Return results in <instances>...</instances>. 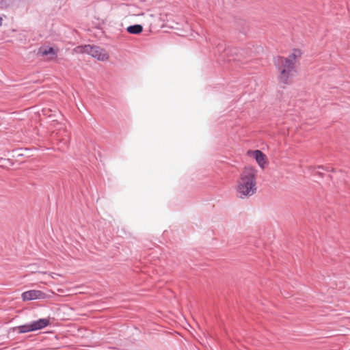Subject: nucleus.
<instances>
[{"mask_svg":"<svg viewBox=\"0 0 350 350\" xmlns=\"http://www.w3.org/2000/svg\"><path fill=\"white\" fill-rule=\"evenodd\" d=\"M257 170L252 167H245L237 182V191L238 196L245 198L253 196L256 187Z\"/></svg>","mask_w":350,"mask_h":350,"instance_id":"obj_1","label":"nucleus"},{"mask_svg":"<svg viewBox=\"0 0 350 350\" xmlns=\"http://www.w3.org/2000/svg\"><path fill=\"white\" fill-rule=\"evenodd\" d=\"M300 55L299 50H294L287 58L280 56L274 58V64L280 72L279 79L281 83L284 84L290 83L296 72L295 61Z\"/></svg>","mask_w":350,"mask_h":350,"instance_id":"obj_2","label":"nucleus"},{"mask_svg":"<svg viewBox=\"0 0 350 350\" xmlns=\"http://www.w3.org/2000/svg\"><path fill=\"white\" fill-rule=\"evenodd\" d=\"M50 323L49 319H40L27 324L14 327V331L18 334L37 331L46 327Z\"/></svg>","mask_w":350,"mask_h":350,"instance_id":"obj_3","label":"nucleus"},{"mask_svg":"<svg viewBox=\"0 0 350 350\" xmlns=\"http://www.w3.org/2000/svg\"><path fill=\"white\" fill-rule=\"evenodd\" d=\"M80 52L87 53L98 60L108 59L109 55L103 49L94 45H85L79 47Z\"/></svg>","mask_w":350,"mask_h":350,"instance_id":"obj_4","label":"nucleus"},{"mask_svg":"<svg viewBox=\"0 0 350 350\" xmlns=\"http://www.w3.org/2000/svg\"><path fill=\"white\" fill-rule=\"evenodd\" d=\"M46 297L45 293L40 291L30 290L22 293L23 301H31L34 299H42Z\"/></svg>","mask_w":350,"mask_h":350,"instance_id":"obj_5","label":"nucleus"},{"mask_svg":"<svg viewBox=\"0 0 350 350\" xmlns=\"http://www.w3.org/2000/svg\"><path fill=\"white\" fill-rule=\"evenodd\" d=\"M38 53L42 56H49L48 59L53 60L57 57V49L51 46H42L39 49Z\"/></svg>","mask_w":350,"mask_h":350,"instance_id":"obj_6","label":"nucleus"},{"mask_svg":"<svg viewBox=\"0 0 350 350\" xmlns=\"http://www.w3.org/2000/svg\"><path fill=\"white\" fill-rule=\"evenodd\" d=\"M247 154L256 159L260 167L262 168L265 167L266 163L265 155L260 150H249Z\"/></svg>","mask_w":350,"mask_h":350,"instance_id":"obj_7","label":"nucleus"},{"mask_svg":"<svg viewBox=\"0 0 350 350\" xmlns=\"http://www.w3.org/2000/svg\"><path fill=\"white\" fill-rule=\"evenodd\" d=\"M126 30L129 33L139 34L142 31L143 27L141 25H133L129 26Z\"/></svg>","mask_w":350,"mask_h":350,"instance_id":"obj_8","label":"nucleus"},{"mask_svg":"<svg viewBox=\"0 0 350 350\" xmlns=\"http://www.w3.org/2000/svg\"><path fill=\"white\" fill-rule=\"evenodd\" d=\"M2 24V18L0 17V26Z\"/></svg>","mask_w":350,"mask_h":350,"instance_id":"obj_9","label":"nucleus"},{"mask_svg":"<svg viewBox=\"0 0 350 350\" xmlns=\"http://www.w3.org/2000/svg\"><path fill=\"white\" fill-rule=\"evenodd\" d=\"M318 168H319V169H324V167H322V166H319Z\"/></svg>","mask_w":350,"mask_h":350,"instance_id":"obj_10","label":"nucleus"}]
</instances>
